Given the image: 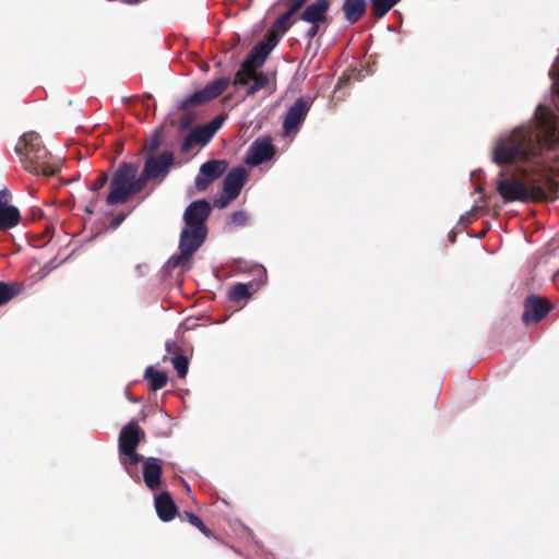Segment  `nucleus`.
Here are the masks:
<instances>
[{
    "instance_id": "nucleus-1",
    "label": "nucleus",
    "mask_w": 559,
    "mask_h": 559,
    "mask_svg": "<svg viewBox=\"0 0 559 559\" xmlns=\"http://www.w3.org/2000/svg\"><path fill=\"white\" fill-rule=\"evenodd\" d=\"M524 182L514 177L499 179L497 191L506 202H527L546 200L547 193L557 189V181L546 165H539L532 174L524 173Z\"/></svg>"
},
{
    "instance_id": "nucleus-2",
    "label": "nucleus",
    "mask_w": 559,
    "mask_h": 559,
    "mask_svg": "<svg viewBox=\"0 0 559 559\" xmlns=\"http://www.w3.org/2000/svg\"><path fill=\"white\" fill-rule=\"evenodd\" d=\"M542 152V143L528 129L515 128L510 134L497 140L492 162L499 166L516 162H530Z\"/></svg>"
},
{
    "instance_id": "nucleus-3",
    "label": "nucleus",
    "mask_w": 559,
    "mask_h": 559,
    "mask_svg": "<svg viewBox=\"0 0 559 559\" xmlns=\"http://www.w3.org/2000/svg\"><path fill=\"white\" fill-rule=\"evenodd\" d=\"M15 153L20 156L23 168L34 175L53 176L59 165L51 162V155L36 132H26L17 141Z\"/></svg>"
},
{
    "instance_id": "nucleus-4",
    "label": "nucleus",
    "mask_w": 559,
    "mask_h": 559,
    "mask_svg": "<svg viewBox=\"0 0 559 559\" xmlns=\"http://www.w3.org/2000/svg\"><path fill=\"white\" fill-rule=\"evenodd\" d=\"M138 173L139 165L135 163L123 162L119 165L110 180L109 193L106 197L108 205L123 204L144 190L145 182Z\"/></svg>"
},
{
    "instance_id": "nucleus-5",
    "label": "nucleus",
    "mask_w": 559,
    "mask_h": 559,
    "mask_svg": "<svg viewBox=\"0 0 559 559\" xmlns=\"http://www.w3.org/2000/svg\"><path fill=\"white\" fill-rule=\"evenodd\" d=\"M207 236V230L202 228L185 226L180 234L178 255L171 258L174 266H179L188 262L194 252L203 245Z\"/></svg>"
},
{
    "instance_id": "nucleus-6",
    "label": "nucleus",
    "mask_w": 559,
    "mask_h": 559,
    "mask_svg": "<svg viewBox=\"0 0 559 559\" xmlns=\"http://www.w3.org/2000/svg\"><path fill=\"white\" fill-rule=\"evenodd\" d=\"M229 78H218L207 83L202 90L194 92L192 95L180 100L178 108L188 110L189 108L203 105L221 96L229 86Z\"/></svg>"
},
{
    "instance_id": "nucleus-7",
    "label": "nucleus",
    "mask_w": 559,
    "mask_h": 559,
    "mask_svg": "<svg viewBox=\"0 0 559 559\" xmlns=\"http://www.w3.org/2000/svg\"><path fill=\"white\" fill-rule=\"evenodd\" d=\"M175 156L170 151H165L159 155H150L145 159L141 176L145 186L150 180L164 179L174 165Z\"/></svg>"
},
{
    "instance_id": "nucleus-8",
    "label": "nucleus",
    "mask_w": 559,
    "mask_h": 559,
    "mask_svg": "<svg viewBox=\"0 0 559 559\" xmlns=\"http://www.w3.org/2000/svg\"><path fill=\"white\" fill-rule=\"evenodd\" d=\"M247 180V170L243 167L231 169L224 179V195L215 201V205L223 209L235 200L241 192Z\"/></svg>"
},
{
    "instance_id": "nucleus-9",
    "label": "nucleus",
    "mask_w": 559,
    "mask_h": 559,
    "mask_svg": "<svg viewBox=\"0 0 559 559\" xmlns=\"http://www.w3.org/2000/svg\"><path fill=\"white\" fill-rule=\"evenodd\" d=\"M552 305L543 297L531 295L524 300L522 321L525 325L540 322L551 311Z\"/></svg>"
},
{
    "instance_id": "nucleus-10",
    "label": "nucleus",
    "mask_w": 559,
    "mask_h": 559,
    "mask_svg": "<svg viewBox=\"0 0 559 559\" xmlns=\"http://www.w3.org/2000/svg\"><path fill=\"white\" fill-rule=\"evenodd\" d=\"M212 207L210 203L202 199L190 203L185 213L183 222L187 227L202 228L207 230L206 221L210 217Z\"/></svg>"
},
{
    "instance_id": "nucleus-11",
    "label": "nucleus",
    "mask_w": 559,
    "mask_h": 559,
    "mask_svg": "<svg viewBox=\"0 0 559 559\" xmlns=\"http://www.w3.org/2000/svg\"><path fill=\"white\" fill-rule=\"evenodd\" d=\"M228 168L224 159H211L202 164L200 173L195 178V187L204 191L214 180L218 179Z\"/></svg>"
},
{
    "instance_id": "nucleus-12",
    "label": "nucleus",
    "mask_w": 559,
    "mask_h": 559,
    "mask_svg": "<svg viewBox=\"0 0 559 559\" xmlns=\"http://www.w3.org/2000/svg\"><path fill=\"white\" fill-rule=\"evenodd\" d=\"M275 147L270 138L257 139L249 146L246 163L251 166L261 165L273 158Z\"/></svg>"
},
{
    "instance_id": "nucleus-13",
    "label": "nucleus",
    "mask_w": 559,
    "mask_h": 559,
    "mask_svg": "<svg viewBox=\"0 0 559 559\" xmlns=\"http://www.w3.org/2000/svg\"><path fill=\"white\" fill-rule=\"evenodd\" d=\"M310 109V104L304 97L298 98L287 110L283 121V130L286 135L298 130L299 126L306 119Z\"/></svg>"
},
{
    "instance_id": "nucleus-14",
    "label": "nucleus",
    "mask_w": 559,
    "mask_h": 559,
    "mask_svg": "<svg viewBox=\"0 0 559 559\" xmlns=\"http://www.w3.org/2000/svg\"><path fill=\"white\" fill-rule=\"evenodd\" d=\"M145 439V432L136 421L131 420L120 431L118 438V451L136 450L142 440Z\"/></svg>"
},
{
    "instance_id": "nucleus-15",
    "label": "nucleus",
    "mask_w": 559,
    "mask_h": 559,
    "mask_svg": "<svg viewBox=\"0 0 559 559\" xmlns=\"http://www.w3.org/2000/svg\"><path fill=\"white\" fill-rule=\"evenodd\" d=\"M158 457L150 456L143 461L142 476L145 486L151 491H156L162 486L163 465Z\"/></svg>"
},
{
    "instance_id": "nucleus-16",
    "label": "nucleus",
    "mask_w": 559,
    "mask_h": 559,
    "mask_svg": "<svg viewBox=\"0 0 559 559\" xmlns=\"http://www.w3.org/2000/svg\"><path fill=\"white\" fill-rule=\"evenodd\" d=\"M330 10L329 0H318L306 7L299 19L309 24H321L326 22V14Z\"/></svg>"
},
{
    "instance_id": "nucleus-17",
    "label": "nucleus",
    "mask_w": 559,
    "mask_h": 559,
    "mask_svg": "<svg viewBox=\"0 0 559 559\" xmlns=\"http://www.w3.org/2000/svg\"><path fill=\"white\" fill-rule=\"evenodd\" d=\"M154 506L158 518L163 522H169L175 519L178 508L168 491H163L155 496Z\"/></svg>"
},
{
    "instance_id": "nucleus-18",
    "label": "nucleus",
    "mask_w": 559,
    "mask_h": 559,
    "mask_svg": "<svg viewBox=\"0 0 559 559\" xmlns=\"http://www.w3.org/2000/svg\"><path fill=\"white\" fill-rule=\"evenodd\" d=\"M345 20L355 24L362 19L367 10L366 0H344L342 7Z\"/></svg>"
},
{
    "instance_id": "nucleus-19",
    "label": "nucleus",
    "mask_w": 559,
    "mask_h": 559,
    "mask_svg": "<svg viewBox=\"0 0 559 559\" xmlns=\"http://www.w3.org/2000/svg\"><path fill=\"white\" fill-rule=\"evenodd\" d=\"M21 214L17 207L0 205V230H8L20 223Z\"/></svg>"
},
{
    "instance_id": "nucleus-20",
    "label": "nucleus",
    "mask_w": 559,
    "mask_h": 559,
    "mask_svg": "<svg viewBox=\"0 0 559 559\" xmlns=\"http://www.w3.org/2000/svg\"><path fill=\"white\" fill-rule=\"evenodd\" d=\"M258 64L246 58L236 72L234 84L247 85L258 74Z\"/></svg>"
},
{
    "instance_id": "nucleus-21",
    "label": "nucleus",
    "mask_w": 559,
    "mask_h": 559,
    "mask_svg": "<svg viewBox=\"0 0 559 559\" xmlns=\"http://www.w3.org/2000/svg\"><path fill=\"white\" fill-rule=\"evenodd\" d=\"M144 379L148 382V388L152 391H158L165 388L168 382L167 373L155 370L152 366L145 369Z\"/></svg>"
},
{
    "instance_id": "nucleus-22",
    "label": "nucleus",
    "mask_w": 559,
    "mask_h": 559,
    "mask_svg": "<svg viewBox=\"0 0 559 559\" xmlns=\"http://www.w3.org/2000/svg\"><path fill=\"white\" fill-rule=\"evenodd\" d=\"M119 457L126 472L130 476L134 475L138 464L141 462L143 463L145 460L140 453L136 452V450L119 452Z\"/></svg>"
},
{
    "instance_id": "nucleus-23",
    "label": "nucleus",
    "mask_w": 559,
    "mask_h": 559,
    "mask_svg": "<svg viewBox=\"0 0 559 559\" xmlns=\"http://www.w3.org/2000/svg\"><path fill=\"white\" fill-rule=\"evenodd\" d=\"M23 288L17 282H0V307L16 297Z\"/></svg>"
},
{
    "instance_id": "nucleus-24",
    "label": "nucleus",
    "mask_w": 559,
    "mask_h": 559,
    "mask_svg": "<svg viewBox=\"0 0 559 559\" xmlns=\"http://www.w3.org/2000/svg\"><path fill=\"white\" fill-rule=\"evenodd\" d=\"M288 9L285 13L281 14L272 24V28L280 34H285L292 26V17L300 10L293 4H287Z\"/></svg>"
},
{
    "instance_id": "nucleus-25",
    "label": "nucleus",
    "mask_w": 559,
    "mask_h": 559,
    "mask_svg": "<svg viewBox=\"0 0 559 559\" xmlns=\"http://www.w3.org/2000/svg\"><path fill=\"white\" fill-rule=\"evenodd\" d=\"M181 521H186L192 526L197 527L207 538L219 540V538L204 524V522L194 513L185 511L179 514Z\"/></svg>"
},
{
    "instance_id": "nucleus-26",
    "label": "nucleus",
    "mask_w": 559,
    "mask_h": 559,
    "mask_svg": "<svg viewBox=\"0 0 559 559\" xmlns=\"http://www.w3.org/2000/svg\"><path fill=\"white\" fill-rule=\"evenodd\" d=\"M271 52V48L266 47V45L262 41H259L248 53L247 58L253 61V63L258 64V67H262L265 62V59Z\"/></svg>"
},
{
    "instance_id": "nucleus-27",
    "label": "nucleus",
    "mask_w": 559,
    "mask_h": 559,
    "mask_svg": "<svg viewBox=\"0 0 559 559\" xmlns=\"http://www.w3.org/2000/svg\"><path fill=\"white\" fill-rule=\"evenodd\" d=\"M401 0H370L372 14L377 19L383 17Z\"/></svg>"
},
{
    "instance_id": "nucleus-28",
    "label": "nucleus",
    "mask_w": 559,
    "mask_h": 559,
    "mask_svg": "<svg viewBox=\"0 0 559 559\" xmlns=\"http://www.w3.org/2000/svg\"><path fill=\"white\" fill-rule=\"evenodd\" d=\"M250 284L237 283L228 289V298L234 302H239L250 297Z\"/></svg>"
},
{
    "instance_id": "nucleus-29",
    "label": "nucleus",
    "mask_w": 559,
    "mask_h": 559,
    "mask_svg": "<svg viewBox=\"0 0 559 559\" xmlns=\"http://www.w3.org/2000/svg\"><path fill=\"white\" fill-rule=\"evenodd\" d=\"M191 133L200 144H206L215 134V127L199 126Z\"/></svg>"
},
{
    "instance_id": "nucleus-30",
    "label": "nucleus",
    "mask_w": 559,
    "mask_h": 559,
    "mask_svg": "<svg viewBox=\"0 0 559 559\" xmlns=\"http://www.w3.org/2000/svg\"><path fill=\"white\" fill-rule=\"evenodd\" d=\"M174 369L180 379L186 378L189 370V359L186 355H177L170 358Z\"/></svg>"
},
{
    "instance_id": "nucleus-31",
    "label": "nucleus",
    "mask_w": 559,
    "mask_h": 559,
    "mask_svg": "<svg viewBox=\"0 0 559 559\" xmlns=\"http://www.w3.org/2000/svg\"><path fill=\"white\" fill-rule=\"evenodd\" d=\"M253 83L249 86L247 91V95H254L261 88H264L269 84V78L266 74L262 72H258V74L252 79Z\"/></svg>"
},
{
    "instance_id": "nucleus-32",
    "label": "nucleus",
    "mask_w": 559,
    "mask_h": 559,
    "mask_svg": "<svg viewBox=\"0 0 559 559\" xmlns=\"http://www.w3.org/2000/svg\"><path fill=\"white\" fill-rule=\"evenodd\" d=\"M160 146V133L156 131L153 136L143 145V152H145L148 156L153 155V153Z\"/></svg>"
},
{
    "instance_id": "nucleus-33",
    "label": "nucleus",
    "mask_w": 559,
    "mask_h": 559,
    "mask_svg": "<svg viewBox=\"0 0 559 559\" xmlns=\"http://www.w3.org/2000/svg\"><path fill=\"white\" fill-rule=\"evenodd\" d=\"M280 33L271 27V29L266 33L261 41L264 43L266 47H270L272 51L280 40Z\"/></svg>"
},
{
    "instance_id": "nucleus-34",
    "label": "nucleus",
    "mask_w": 559,
    "mask_h": 559,
    "mask_svg": "<svg viewBox=\"0 0 559 559\" xmlns=\"http://www.w3.org/2000/svg\"><path fill=\"white\" fill-rule=\"evenodd\" d=\"M108 174L103 171L98 175V177L92 182L91 190L94 192H98L102 190L106 183L108 182Z\"/></svg>"
},
{
    "instance_id": "nucleus-35",
    "label": "nucleus",
    "mask_w": 559,
    "mask_h": 559,
    "mask_svg": "<svg viewBox=\"0 0 559 559\" xmlns=\"http://www.w3.org/2000/svg\"><path fill=\"white\" fill-rule=\"evenodd\" d=\"M247 222V214L243 211H236L229 217V224L234 226H243Z\"/></svg>"
},
{
    "instance_id": "nucleus-36",
    "label": "nucleus",
    "mask_w": 559,
    "mask_h": 559,
    "mask_svg": "<svg viewBox=\"0 0 559 559\" xmlns=\"http://www.w3.org/2000/svg\"><path fill=\"white\" fill-rule=\"evenodd\" d=\"M483 206H473L465 215L461 216V222L464 224H471L478 217V213L483 211Z\"/></svg>"
},
{
    "instance_id": "nucleus-37",
    "label": "nucleus",
    "mask_w": 559,
    "mask_h": 559,
    "mask_svg": "<svg viewBox=\"0 0 559 559\" xmlns=\"http://www.w3.org/2000/svg\"><path fill=\"white\" fill-rule=\"evenodd\" d=\"M197 144H200L190 132L181 144V152L189 153Z\"/></svg>"
},
{
    "instance_id": "nucleus-38",
    "label": "nucleus",
    "mask_w": 559,
    "mask_h": 559,
    "mask_svg": "<svg viewBox=\"0 0 559 559\" xmlns=\"http://www.w3.org/2000/svg\"><path fill=\"white\" fill-rule=\"evenodd\" d=\"M168 354L174 356L183 355L181 347L175 341H166L165 344Z\"/></svg>"
},
{
    "instance_id": "nucleus-39",
    "label": "nucleus",
    "mask_w": 559,
    "mask_h": 559,
    "mask_svg": "<svg viewBox=\"0 0 559 559\" xmlns=\"http://www.w3.org/2000/svg\"><path fill=\"white\" fill-rule=\"evenodd\" d=\"M127 217V214L124 213H119L118 215H116L112 221L110 222V227L112 229H117L121 224L122 222L126 219Z\"/></svg>"
},
{
    "instance_id": "nucleus-40",
    "label": "nucleus",
    "mask_w": 559,
    "mask_h": 559,
    "mask_svg": "<svg viewBox=\"0 0 559 559\" xmlns=\"http://www.w3.org/2000/svg\"><path fill=\"white\" fill-rule=\"evenodd\" d=\"M319 29L320 24H311V26L308 28L305 35L309 40H312L318 35Z\"/></svg>"
},
{
    "instance_id": "nucleus-41",
    "label": "nucleus",
    "mask_w": 559,
    "mask_h": 559,
    "mask_svg": "<svg viewBox=\"0 0 559 559\" xmlns=\"http://www.w3.org/2000/svg\"><path fill=\"white\" fill-rule=\"evenodd\" d=\"M192 120H193V117L190 114H185L180 118V129L185 130V129L189 128V126L191 124Z\"/></svg>"
},
{
    "instance_id": "nucleus-42",
    "label": "nucleus",
    "mask_w": 559,
    "mask_h": 559,
    "mask_svg": "<svg viewBox=\"0 0 559 559\" xmlns=\"http://www.w3.org/2000/svg\"><path fill=\"white\" fill-rule=\"evenodd\" d=\"M9 198H10V191L7 188L0 190V205L1 206H9L7 204L9 201Z\"/></svg>"
},
{
    "instance_id": "nucleus-43",
    "label": "nucleus",
    "mask_w": 559,
    "mask_h": 559,
    "mask_svg": "<svg viewBox=\"0 0 559 559\" xmlns=\"http://www.w3.org/2000/svg\"><path fill=\"white\" fill-rule=\"evenodd\" d=\"M284 4H293L294 7L301 9L308 0H281Z\"/></svg>"
},
{
    "instance_id": "nucleus-44",
    "label": "nucleus",
    "mask_w": 559,
    "mask_h": 559,
    "mask_svg": "<svg viewBox=\"0 0 559 559\" xmlns=\"http://www.w3.org/2000/svg\"><path fill=\"white\" fill-rule=\"evenodd\" d=\"M222 122H223V118L217 116L215 117L210 123L205 124L206 127H215V132L219 129V127L222 126Z\"/></svg>"
},
{
    "instance_id": "nucleus-45",
    "label": "nucleus",
    "mask_w": 559,
    "mask_h": 559,
    "mask_svg": "<svg viewBox=\"0 0 559 559\" xmlns=\"http://www.w3.org/2000/svg\"><path fill=\"white\" fill-rule=\"evenodd\" d=\"M96 202H97L96 199L94 201H91V203L85 206L84 211L86 213H88V214H93L94 213V206H95Z\"/></svg>"
}]
</instances>
